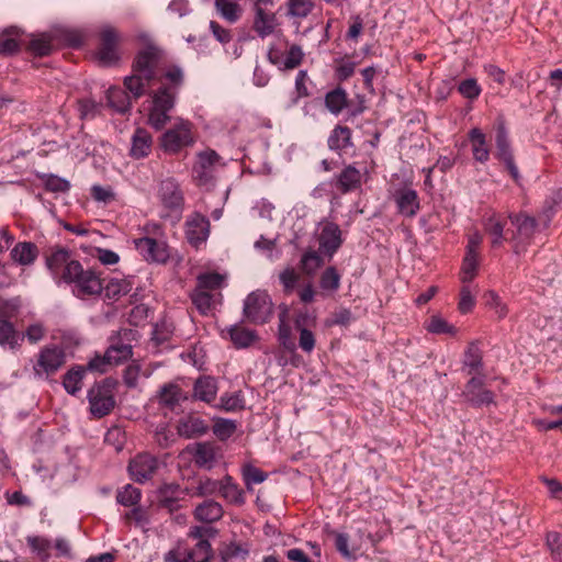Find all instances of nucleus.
Here are the masks:
<instances>
[{"label":"nucleus","mask_w":562,"mask_h":562,"mask_svg":"<svg viewBox=\"0 0 562 562\" xmlns=\"http://www.w3.org/2000/svg\"><path fill=\"white\" fill-rule=\"evenodd\" d=\"M145 47L135 56L132 74L124 79V86L134 99L145 94L154 83H160L150 97L148 123L155 130L162 128L170 120V111L184 80L179 65L167 61L161 48L154 44L148 34H139Z\"/></svg>","instance_id":"1"},{"label":"nucleus","mask_w":562,"mask_h":562,"mask_svg":"<svg viewBox=\"0 0 562 562\" xmlns=\"http://www.w3.org/2000/svg\"><path fill=\"white\" fill-rule=\"evenodd\" d=\"M46 267L56 284L71 285L72 293L78 297L100 294L103 289L100 277L93 270H85L66 249L52 252L46 259Z\"/></svg>","instance_id":"2"},{"label":"nucleus","mask_w":562,"mask_h":562,"mask_svg":"<svg viewBox=\"0 0 562 562\" xmlns=\"http://www.w3.org/2000/svg\"><path fill=\"white\" fill-rule=\"evenodd\" d=\"M225 276L218 272H204L198 276L195 289L190 297L202 315H213L222 305V290L225 288Z\"/></svg>","instance_id":"3"},{"label":"nucleus","mask_w":562,"mask_h":562,"mask_svg":"<svg viewBox=\"0 0 562 562\" xmlns=\"http://www.w3.org/2000/svg\"><path fill=\"white\" fill-rule=\"evenodd\" d=\"M209 531L210 528L207 527H193L191 536L199 539L194 548L179 547L171 550L165 555V562H207L211 558V544L203 537Z\"/></svg>","instance_id":"4"},{"label":"nucleus","mask_w":562,"mask_h":562,"mask_svg":"<svg viewBox=\"0 0 562 562\" xmlns=\"http://www.w3.org/2000/svg\"><path fill=\"white\" fill-rule=\"evenodd\" d=\"M495 157L504 164L515 183L519 184L521 176L515 162L514 150L504 119H497L495 123Z\"/></svg>","instance_id":"5"},{"label":"nucleus","mask_w":562,"mask_h":562,"mask_svg":"<svg viewBox=\"0 0 562 562\" xmlns=\"http://www.w3.org/2000/svg\"><path fill=\"white\" fill-rule=\"evenodd\" d=\"M218 166H221V157L216 151L212 149L200 151L192 168L194 182L202 188L212 187Z\"/></svg>","instance_id":"6"},{"label":"nucleus","mask_w":562,"mask_h":562,"mask_svg":"<svg viewBox=\"0 0 562 562\" xmlns=\"http://www.w3.org/2000/svg\"><path fill=\"white\" fill-rule=\"evenodd\" d=\"M90 412L94 417L101 418L110 414L114 408L115 398L113 384L110 380H104L94 384L88 392Z\"/></svg>","instance_id":"7"},{"label":"nucleus","mask_w":562,"mask_h":562,"mask_svg":"<svg viewBox=\"0 0 562 562\" xmlns=\"http://www.w3.org/2000/svg\"><path fill=\"white\" fill-rule=\"evenodd\" d=\"M508 217L510 223L516 227V232L513 233L510 238L514 243V251L520 254L525 251L526 247L530 244L537 231L538 222L533 216L524 212L509 214Z\"/></svg>","instance_id":"8"},{"label":"nucleus","mask_w":562,"mask_h":562,"mask_svg":"<svg viewBox=\"0 0 562 562\" xmlns=\"http://www.w3.org/2000/svg\"><path fill=\"white\" fill-rule=\"evenodd\" d=\"M65 359L66 355L63 348L58 346L44 347L33 364L34 375L38 379H48L61 368Z\"/></svg>","instance_id":"9"},{"label":"nucleus","mask_w":562,"mask_h":562,"mask_svg":"<svg viewBox=\"0 0 562 562\" xmlns=\"http://www.w3.org/2000/svg\"><path fill=\"white\" fill-rule=\"evenodd\" d=\"M193 143V135L191 131V124L189 122L181 121L172 128H169L162 134L161 146L165 151L178 153L183 147H187Z\"/></svg>","instance_id":"10"},{"label":"nucleus","mask_w":562,"mask_h":562,"mask_svg":"<svg viewBox=\"0 0 562 562\" xmlns=\"http://www.w3.org/2000/svg\"><path fill=\"white\" fill-rule=\"evenodd\" d=\"M100 46L95 53L97 59L103 66L115 64L120 56L117 50L119 33L110 25L100 31Z\"/></svg>","instance_id":"11"},{"label":"nucleus","mask_w":562,"mask_h":562,"mask_svg":"<svg viewBox=\"0 0 562 562\" xmlns=\"http://www.w3.org/2000/svg\"><path fill=\"white\" fill-rule=\"evenodd\" d=\"M158 198L164 207L177 214L181 213L184 198L179 182L175 178L169 177L160 181Z\"/></svg>","instance_id":"12"},{"label":"nucleus","mask_w":562,"mask_h":562,"mask_svg":"<svg viewBox=\"0 0 562 562\" xmlns=\"http://www.w3.org/2000/svg\"><path fill=\"white\" fill-rule=\"evenodd\" d=\"M138 254L148 262L165 263L169 259V249L165 241L150 237L134 240Z\"/></svg>","instance_id":"13"},{"label":"nucleus","mask_w":562,"mask_h":562,"mask_svg":"<svg viewBox=\"0 0 562 562\" xmlns=\"http://www.w3.org/2000/svg\"><path fill=\"white\" fill-rule=\"evenodd\" d=\"M272 316V302L265 291L248 294V322L265 324Z\"/></svg>","instance_id":"14"},{"label":"nucleus","mask_w":562,"mask_h":562,"mask_svg":"<svg viewBox=\"0 0 562 562\" xmlns=\"http://www.w3.org/2000/svg\"><path fill=\"white\" fill-rule=\"evenodd\" d=\"M462 395L476 408L494 403L495 397L491 390L484 387V376H472L464 385Z\"/></svg>","instance_id":"15"},{"label":"nucleus","mask_w":562,"mask_h":562,"mask_svg":"<svg viewBox=\"0 0 562 562\" xmlns=\"http://www.w3.org/2000/svg\"><path fill=\"white\" fill-rule=\"evenodd\" d=\"M393 200L397 213L407 218H413L420 210V200L417 191L408 186L401 187L393 193Z\"/></svg>","instance_id":"16"},{"label":"nucleus","mask_w":562,"mask_h":562,"mask_svg":"<svg viewBox=\"0 0 562 562\" xmlns=\"http://www.w3.org/2000/svg\"><path fill=\"white\" fill-rule=\"evenodd\" d=\"M199 468L212 469L221 458V449L214 442L203 441L187 448Z\"/></svg>","instance_id":"17"},{"label":"nucleus","mask_w":562,"mask_h":562,"mask_svg":"<svg viewBox=\"0 0 562 562\" xmlns=\"http://www.w3.org/2000/svg\"><path fill=\"white\" fill-rule=\"evenodd\" d=\"M186 235L190 245L199 248L209 238L210 222L209 218L200 213H194L187 218Z\"/></svg>","instance_id":"18"},{"label":"nucleus","mask_w":562,"mask_h":562,"mask_svg":"<svg viewBox=\"0 0 562 562\" xmlns=\"http://www.w3.org/2000/svg\"><path fill=\"white\" fill-rule=\"evenodd\" d=\"M319 251L330 260L341 247L344 239L340 227L334 223H326L318 236Z\"/></svg>","instance_id":"19"},{"label":"nucleus","mask_w":562,"mask_h":562,"mask_svg":"<svg viewBox=\"0 0 562 562\" xmlns=\"http://www.w3.org/2000/svg\"><path fill=\"white\" fill-rule=\"evenodd\" d=\"M158 469V460L151 454H137L128 464L132 479L138 483L149 480Z\"/></svg>","instance_id":"20"},{"label":"nucleus","mask_w":562,"mask_h":562,"mask_svg":"<svg viewBox=\"0 0 562 562\" xmlns=\"http://www.w3.org/2000/svg\"><path fill=\"white\" fill-rule=\"evenodd\" d=\"M367 173V167H363L362 171L355 165L350 164L337 176L335 187L342 194L359 190L362 187L363 176Z\"/></svg>","instance_id":"21"},{"label":"nucleus","mask_w":562,"mask_h":562,"mask_svg":"<svg viewBox=\"0 0 562 562\" xmlns=\"http://www.w3.org/2000/svg\"><path fill=\"white\" fill-rule=\"evenodd\" d=\"M471 145L472 157L474 161L486 164L490 160L491 146L486 135L479 127L471 128L467 134Z\"/></svg>","instance_id":"22"},{"label":"nucleus","mask_w":562,"mask_h":562,"mask_svg":"<svg viewBox=\"0 0 562 562\" xmlns=\"http://www.w3.org/2000/svg\"><path fill=\"white\" fill-rule=\"evenodd\" d=\"M173 335V325L169 321H161L154 325L149 348L155 352H161L172 348L170 342Z\"/></svg>","instance_id":"23"},{"label":"nucleus","mask_w":562,"mask_h":562,"mask_svg":"<svg viewBox=\"0 0 562 562\" xmlns=\"http://www.w3.org/2000/svg\"><path fill=\"white\" fill-rule=\"evenodd\" d=\"M153 137L145 128H136L131 137L130 155L134 159L147 157L151 151Z\"/></svg>","instance_id":"24"},{"label":"nucleus","mask_w":562,"mask_h":562,"mask_svg":"<svg viewBox=\"0 0 562 562\" xmlns=\"http://www.w3.org/2000/svg\"><path fill=\"white\" fill-rule=\"evenodd\" d=\"M206 430L207 425L205 422L195 416L181 418L177 425L178 435L187 439L202 436Z\"/></svg>","instance_id":"25"},{"label":"nucleus","mask_w":562,"mask_h":562,"mask_svg":"<svg viewBox=\"0 0 562 562\" xmlns=\"http://www.w3.org/2000/svg\"><path fill=\"white\" fill-rule=\"evenodd\" d=\"M324 103L326 109L337 116L349 106L348 93L341 86H337L325 94Z\"/></svg>","instance_id":"26"},{"label":"nucleus","mask_w":562,"mask_h":562,"mask_svg":"<svg viewBox=\"0 0 562 562\" xmlns=\"http://www.w3.org/2000/svg\"><path fill=\"white\" fill-rule=\"evenodd\" d=\"M305 544L311 550L312 557L300 548H291L284 552V555L290 562H322L321 544L316 541H306Z\"/></svg>","instance_id":"27"},{"label":"nucleus","mask_w":562,"mask_h":562,"mask_svg":"<svg viewBox=\"0 0 562 562\" xmlns=\"http://www.w3.org/2000/svg\"><path fill=\"white\" fill-rule=\"evenodd\" d=\"M38 256V249L31 241L18 243L11 250V258L21 266L32 265Z\"/></svg>","instance_id":"28"},{"label":"nucleus","mask_w":562,"mask_h":562,"mask_svg":"<svg viewBox=\"0 0 562 562\" xmlns=\"http://www.w3.org/2000/svg\"><path fill=\"white\" fill-rule=\"evenodd\" d=\"M108 105L120 114L130 112L132 102L130 95L120 87H110L106 91Z\"/></svg>","instance_id":"29"},{"label":"nucleus","mask_w":562,"mask_h":562,"mask_svg":"<svg viewBox=\"0 0 562 562\" xmlns=\"http://www.w3.org/2000/svg\"><path fill=\"white\" fill-rule=\"evenodd\" d=\"M184 398L181 389L175 383L165 384L158 394L159 405L170 411H173Z\"/></svg>","instance_id":"30"},{"label":"nucleus","mask_w":562,"mask_h":562,"mask_svg":"<svg viewBox=\"0 0 562 562\" xmlns=\"http://www.w3.org/2000/svg\"><path fill=\"white\" fill-rule=\"evenodd\" d=\"M256 15L252 29L260 37H266L274 31L276 15L270 9H255Z\"/></svg>","instance_id":"31"},{"label":"nucleus","mask_w":562,"mask_h":562,"mask_svg":"<svg viewBox=\"0 0 562 562\" xmlns=\"http://www.w3.org/2000/svg\"><path fill=\"white\" fill-rule=\"evenodd\" d=\"M217 394V383L212 376H202L194 383L193 395L195 398L210 403Z\"/></svg>","instance_id":"32"},{"label":"nucleus","mask_w":562,"mask_h":562,"mask_svg":"<svg viewBox=\"0 0 562 562\" xmlns=\"http://www.w3.org/2000/svg\"><path fill=\"white\" fill-rule=\"evenodd\" d=\"M86 375L83 366H75L70 368L63 378V386L70 395H77L82 389V380Z\"/></svg>","instance_id":"33"},{"label":"nucleus","mask_w":562,"mask_h":562,"mask_svg":"<svg viewBox=\"0 0 562 562\" xmlns=\"http://www.w3.org/2000/svg\"><path fill=\"white\" fill-rule=\"evenodd\" d=\"M463 366L469 368L468 374H481L483 370V353L477 341L469 344L464 351Z\"/></svg>","instance_id":"34"},{"label":"nucleus","mask_w":562,"mask_h":562,"mask_svg":"<svg viewBox=\"0 0 562 562\" xmlns=\"http://www.w3.org/2000/svg\"><path fill=\"white\" fill-rule=\"evenodd\" d=\"M194 516L202 522L211 524L223 516V508L218 503L207 499L196 506Z\"/></svg>","instance_id":"35"},{"label":"nucleus","mask_w":562,"mask_h":562,"mask_svg":"<svg viewBox=\"0 0 562 562\" xmlns=\"http://www.w3.org/2000/svg\"><path fill=\"white\" fill-rule=\"evenodd\" d=\"M327 145L336 151L352 146L351 130L345 125H336L327 139Z\"/></svg>","instance_id":"36"},{"label":"nucleus","mask_w":562,"mask_h":562,"mask_svg":"<svg viewBox=\"0 0 562 562\" xmlns=\"http://www.w3.org/2000/svg\"><path fill=\"white\" fill-rule=\"evenodd\" d=\"M23 337L15 330L12 323L0 318V346L4 349H16Z\"/></svg>","instance_id":"37"},{"label":"nucleus","mask_w":562,"mask_h":562,"mask_svg":"<svg viewBox=\"0 0 562 562\" xmlns=\"http://www.w3.org/2000/svg\"><path fill=\"white\" fill-rule=\"evenodd\" d=\"M21 31L11 26L0 33V55H11L19 50Z\"/></svg>","instance_id":"38"},{"label":"nucleus","mask_w":562,"mask_h":562,"mask_svg":"<svg viewBox=\"0 0 562 562\" xmlns=\"http://www.w3.org/2000/svg\"><path fill=\"white\" fill-rule=\"evenodd\" d=\"M323 256L324 255L321 251H317L312 247L307 248L300 260V268L302 272L307 276L314 274L316 270L325 263Z\"/></svg>","instance_id":"39"},{"label":"nucleus","mask_w":562,"mask_h":562,"mask_svg":"<svg viewBox=\"0 0 562 562\" xmlns=\"http://www.w3.org/2000/svg\"><path fill=\"white\" fill-rule=\"evenodd\" d=\"M240 0H215L217 13L229 23H235L243 13Z\"/></svg>","instance_id":"40"},{"label":"nucleus","mask_w":562,"mask_h":562,"mask_svg":"<svg viewBox=\"0 0 562 562\" xmlns=\"http://www.w3.org/2000/svg\"><path fill=\"white\" fill-rule=\"evenodd\" d=\"M132 353V346L130 344L123 342L121 338L112 341L105 351L108 360L111 364H119L130 359Z\"/></svg>","instance_id":"41"},{"label":"nucleus","mask_w":562,"mask_h":562,"mask_svg":"<svg viewBox=\"0 0 562 562\" xmlns=\"http://www.w3.org/2000/svg\"><path fill=\"white\" fill-rule=\"evenodd\" d=\"M341 276L334 266L327 267L319 277V288L325 292H336L340 288Z\"/></svg>","instance_id":"42"},{"label":"nucleus","mask_w":562,"mask_h":562,"mask_svg":"<svg viewBox=\"0 0 562 562\" xmlns=\"http://www.w3.org/2000/svg\"><path fill=\"white\" fill-rule=\"evenodd\" d=\"M53 47V36L50 33L34 35L29 43V49L36 56L49 55Z\"/></svg>","instance_id":"43"},{"label":"nucleus","mask_w":562,"mask_h":562,"mask_svg":"<svg viewBox=\"0 0 562 562\" xmlns=\"http://www.w3.org/2000/svg\"><path fill=\"white\" fill-rule=\"evenodd\" d=\"M27 546L31 551L36 554L41 561L46 562L49 558V550L52 548V541L42 536H29L26 538Z\"/></svg>","instance_id":"44"},{"label":"nucleus","mask_w":562,"mask_h":562,"mask_svg":"<svg viewBox=\"0 0 562 562\" xmlns=\"http://www.w3.org/2000/svg\"><path fill=\"white\" fill-rule=\"evenodd\" d=\"M134 285V277H128L124 279L113 278L105 285L106 296L109 297H117L121 295L128 294Z\"/></svg>","instance_id":"45"},{"label":"nucleus","mask_w":562,"mask_h":562,"mask_svg":"<svg viewBox=\"0 0 562 562\" xmlns=\"http://www.w3.org/2000/svg\"><path fill=\"white\" fill-rule=\"evenodd\" d=\"M221 336L224 339H229L238 349L246 348V326L243 323L222 329Z\"/></svg>","instance_id":"46"},{"label":"nucleus","mask_w":562,"mask_h":562,"mask_svg":"<svg viewBox=\"0 0 562 562\" xmlns=\"http://www.w3.org/2000/svg\"><path fill=\"white\" fill-rule=\"evenodd\" d=\"M479 265V256L465 254L462 260L460 273V280L462 283L471 282L476 277Z\"/></svg>","instance_id":"47"},{"label":"nucleus","mask_w":562,"mask_h":562,"mask_svg":"<svg viewBox=\"0 0 562 562\" xmlns=\"http://www.w3.org/2000/svg\"><path fill=\"white\" fill-rule=\"evenodd\" d=\"M142 493L140 491L131 485L126 484L124 487L117 491L116 502L122 506H135L140 501Z\"/></svg>","instance_id":"48"},{"label":"nucleus","mask_w":562,"mask_h":562,"mask_svg":"<svg viewBox=\"0 0 562 562\" xmlns=\"http://www.w3.org/2000/svg\"><path fill=\"white\" fill-rule=\"evenodd\" d=\"M278 340L281 347L290 352L294 353L296 350L295 338L292 336L291 327L284 322V319L280 318L279 330H278Z\"/></svg>","instance_id":"49"},{"label":"nucleus","mask_w":562,"mask_h":562,"mask_svg":"<svg viewBox=\"0 0 562 562\" xmlns=\"http://www.w3.org/2000/svg\"><path fill=\"white\" fill-rule=\"evenodd\" d=\"M426 329L437 335L447 334L454 336L457 334V328L438 315H434L429 318V322L426 324Z\"/></svg>","instance_id":"50"},{"label":"nucleus","mask_w":562,"mask_h":562,"mask_svg":"<svg viewBox=\"0 0 562 562\" xmlns=\"http://www.w3.org/2000/svg\"><path fill=\"white\" fill-rule=\"evenodd\" d=\"M150 374H151V371H149V370L142 371V366L139 363L132 362L124 370L123 380H124V383L126 384V386L136 387L140 375H143L146 379Z\"/></svg>","instance_id":"51"},{"label":"nucleus","mask_w":562,"mask_h":562,"mask_svg":"<svg viewBox=\"0 0 562 562\" xmlns=\"http://www.w3.org/2000/svg\"><path fill=\"white\" fill-rule=\"evenodd\" d=\"M43 184L47 191L54 193H65L70 189V183L68 180L56 176V175H43L41 177Z\"/></svg>","instance_id":"52"},{"label":"nucleus","mask_w":562,"mask_h":562,"mask_svg":"<svg viewBox=\"0 0 562 562\" xmlns=\"http://www.w3.org/2000/svg\"><path fill=\"white\" fill-rule=\"evenodd\" d=\"M78 112L81 120L95 117L102 108V104L91 98H83L78 101Z\"/></svg>","instance_id":"53"},{"label":"nucleus","mask_w":562,"mask_h":562,"mask_svg":"<svg viewBox=\"0 0 562 562\" xmlns=\"http://www.w3.org/2000/svg\"><path fill=\"white\" fill-rule=\"evenodd\" d=\"M314 9L312 0H288V14L294 18H306Z\"/></svg>","instance_id":"54"},{"label":"nucleus","mask_w":562,"mask_h":562,"mask_svg":"<svg viewBox=\"0 0 562 562\" xmlns=\"http://www.w3.org/2000/svg\"><path fill=\"white\" fill-rule=\"evenodd\" d=\"M236 430V424L232 419L220 418L216 419L213 425L214 435L221 439L226 440L229 438Z\"/></svg>","instance_id":"55"},{"label":"nucleus","mask_w":562,"mask_h":562,"mask_svg":"<svg viewBox=\"0 0 562 562\" xmlns=\"http://www.w3.org/2000/svg\"><path fill=\"white\" fill-rule=\"evenodd\" d=\"M546 542L553 560L562 562V535L557 531H550L547 533Z\"/></svg>","instance_id":"56"},{"label":"nucleus","mask_w":562,"mask_h":562,"mask_svg":"<svg viewBox=\"0 0 562 562\" xmlns=\"http://www.w3.org/2000/svg\"><path fill=\"white\" fill-rule=\"evenodd\" d=\"M220 492L224 498L232 503L243 502L241 492L238 490L236 484L232 482L231 477H226L220 486Z\"/></svg>","instance_id":"57"},{"label":"nucleus","mask_w":562,"mask_h":562,"mask_svg":"<svg viewBox=\"0 0 562 562\" xmlns=\"http://www.w3.org/2000/svg\"><path fill=\"white\" fill-rule=\"evenodd\" d=\"M458 91L460 94L469 100H474L479 98L481 94V87L479 86L476 79L468 78L462 80L458 86Z\"/></svg>","instance_id":"58"},{"label":"nucleus","mask_w":562,"mask_h":562,"mask_svg":"<svg viewBox=\"0 0 562 562\" xmlns=\"http://www.w3.org/2000/svg\"><path fill=\"white\" fill-rule=\"evenodd\" d=\"M304 53L299 45H292L285 54L283 59V67L285 69H294L303 61Z\"/></svg>","instance_id":"59"},{"label":"nucleus","mask_w":562,"mask_h":562,"mask_svg":"<svg viewBox=\"0 0 562 562\" xmlns=\"http://www.w3.org/2000/svg\"><path fill=\"white\" fill-rule=\"evenodd\" d=\"M484 300H485V304L488 307L495 308V312L498 315V318H504L507 315L508 308L502 302L499 295L495 291L490 290V291L485 292Z\"/></svg>","instance_id":"60"},{"label":"nucleus","mask_w":562,"mask_h":562,"mask_svg":"<svg viewBox=\"0 0 562 562\" xmlns=\"http://www.w3.org/2000/svg\"><path fill=\"white\" fill-rule=\"evenodd\" d=\"M347 109V121L364 113L368 109L366 95L360 93L356 94L353 100H349V106Z\"/></svg>","instance_id":"61"},{"label":"nucleus","mask_w":562,"mask_h":562,"mask_svg":"<svg viewBox=\"0 0 562 562\" xmlns=\"http://www.w3.org/2000/svg\"><path fill=\"white\" fill-rule=\"evenodd\" d=\"M125 518L133 519L135 526L142 529L144 532L148 531L150 527V521L146 512L139 506H136L131 512L126 513Z\"/></svg>","instance_id":"62"},{"label":"nucleus","mask_w":562,"mask_h":562,"mask_svg":"<svg viewBox=\"0 0 562 562\" xmlns=\"http://www.w3.org/2000/svg\"><path fill=\"white\" fill-rule=\"evenodd\" d=\"M335 63L337 64L335 67V78L338 82L348 80L355 74L356 63L345 61L344 59H336Z\"/></svg>","instance_id":"63"},{"label":"nucleus","mask_w":562,"mask_h":562,"mask_svg":"<svg viewBox=\"0 0 562 562\" xmlns=\"http://www.w3.org/2000/svg\"><path fill=\"white\" fill-rule=\"evenodd\" d=\"M224 562H246V551L239 546L231 543L222 552Z\"/></svg>","instance_id":"64"}]
</instances>
